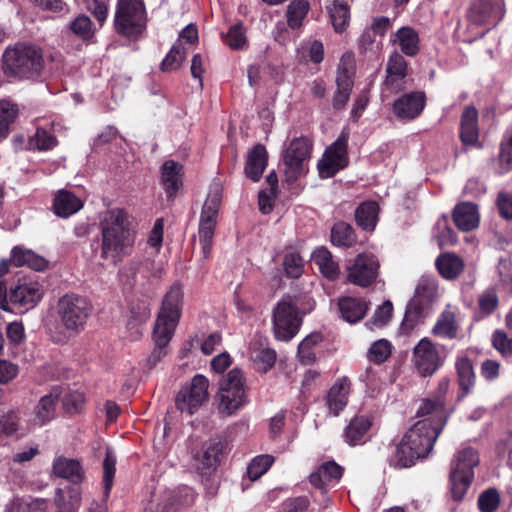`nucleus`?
<instances>
[{"instance_id": "31", "label": "nucleus", "mask_w": 512, "mask_h": 512, "mask_svg": "<svg viewBox=\"0 0 512 512\" xmlns=\"http://www.w3.org/2000/svg\"><path fill=\"white\" fill-rule=\"evenodd\" d=\"M53 472L56 476L69 480L72 483H79L83 479L81 464L74 459L58 457L53 463Z\"/></svg>"}, {"instance_id": "53", "label": "nucleus", "mask_w": 512, "mask_h": 512, "mask_svg": "<svg viewBox=\"0 0 512 512\" xmlns=\"http://www.w3.org/2000/svg\"><path fill=\"white\" fill-rule=\"evenodd\" d=\"M393 305L390 301H385L374 312L372 318L366 322L369 329L381 328L385 326L392 317Z\"/></svg>"}, {"instance_id": "25", "label": "nucleus", "mask_w": 512, "mask_h": 512, "mask_svg": "<svg viewBox=\"0 0 512 512\" xmlns=\"http://www.w3.org/2000/svg\"><path fill=\"white\" fill-rule=\"evenodd\" d=\"M391 41L393 43H397L401 52L409 57L417 55L420 50L419 34L414 28L410 26H403L398 29L394 34L391 35Z\"/></svg>"}, {"instance_id": "42", "label": "nucleus", "mask_w": 512, "mask_h": 512, "mask_svg": "<svg viewBox=\"0 0 512 512\" xmlns=\"http://www.w3.org/2000/svg\"><path fill=\"white\" fill-rule=\"evenodd\" d=\"M331 242L338 247H352L357 242L353 227L346 222L336 223L331 230Z\"/></svg>"}, {"instance_id": "10", "label": "nucleus", "mask_w": 512, "mask_h": 512, "mask_svg": "<svg viewBox=\"0 0 512 512\" xmlns=\"http://www.w3.org/2000/svg\"><path fill=\"white\" fill-rule=\"evenodd\" d=\"M273 332L279 341H290L300 329L301 318L291 297L282 298L273 309Z\"/></svg>"}, {"instance_id": "48", "label": "nucleus", "mask_w": 512, "mask_h": 512, "mask_svg": "<svg viewBox=\"0 0 512 512\" xmlns=\"http://www.w3.org/2000/svg\"><path fill=\"white\" fill-rule=\"evenodd\" d=\"M322 341L320 333H311L298 346V357L303 364L309 365L315 361L314 346Z\"/></svg>"}, {"instance_id": "12", "label": "nucleus", "mask_w": 512, "mask_h": 512, "mask_svg": "<svg viewBox=\"0 0 512 512\" xmlns=\"http://www.w3.org/2000/svg\"><path fill=\"white\" fill-rule=\"evenodd\" d=\"M412 362L421 377H428L442 366L443 357L436 344L424 337L413 348Z\"/></svg>"}, {"instance_id": "2", "label": "nucleus", "mask_w": 512, "mask_h": 512, "mask_svg": "<svg viewBox=\"0 0 512 512\" xmlns=\"http://www.w3.org/2000/svg\"><path fill=\"white\" fill-rule=\"evenodd\" d=\"M99 229L101 259L116 266L132 254L137 232L125 210H107L100 219Z\"/></svg>"}, {"instance_id": "34", "label": "nucleus", "mask_w": 512, "mask_h": 512, "mask_svg": "<svg viewBox=\"0 0 512 512\" xmlns=\"http://www.w3.org/2000/svg\"><path fill=\"white\" fill-rule=\"evenodd\" d=\"M379 205L375 201H366L355 210V220L359 227L373 231L378 222Z\"/></svg>"}, {"instance_id": "56", "label": "nucleus", "mask_w": 512, "mask_h": 512, "mask_svg": "<svg viewBox=\"0 0 512 512\" xmlns=\"http://www.w3.org/2000/svg\"><path fill=\"white\" fill-rule=\"evenodd\" d=\"M498 295L493 288L485 290L478 298L479 313L482 316L491 315L498 307Z\"/></svg>"}, {"instance_id": "27", "label": "nucleus", "mask_w": 512, "mask_h": 512, "mask_svg": "<svg viewBox=\"0 0 512 512\" xmlns=\"http://www.w3.org/2000/svg\"><path fill=\"white\" fill-rule=\"evenodd\" d=\"M372 423L368 416H356L343 431V438L350 446H356L364 443V438L370 429Z\"/></svg>"}, {"instance_id": "45", "label": "nucleus", "mask_w": 512, "mask_h": 512, "mask_svg": "<svg viewBox=\"0 0 512 512\" xmlns=\"http://www.w3.org/2000/svg\"><path fill=\"white\" fill-rule=\"evenodd\" d=\"M499 174L512 170V125L506 130L499 149Z\"/></svg>"}, {"instance_id": "43", "label": "nucleus", "mask_w": 512, "mask_h": 512, "mask_svg": "<svg viewBox=\"0 0 512 512\" xmlns=\"http://www.w3.org/2000/svg\"><path fill=\"white\" fill-rule=\"evenodd\" d=\"M387 77L386 84L392 85L396 80H403L407 75V62L404 57L394 52L387 63Z\"/></svg>"}, {"instance_id": "7", "label": "nucleus", "mask_w": 512, "mask_h": 512, "mask_svg": "<svg viewBox=\"0 0 512 512\" xmlns=\"http://www.w3.org/2000/svg\"><path fill=\"white\" fill-rule=\"evenodd\" d=\"M114 29L124 37L137 39L146 26V10L143 0H117Z\"/></svg>"}, {"instance_id": "57", "label": "nucleus", "mask_w": 512, "mask_h": 512, "mask_svg": "<svg viewBox=\"0 0 512 512\" xmlns=\"http://www.w3.org/2000/svg\"><path fill=\"white\" fill-rule=\"evenodd\" d=\"M18 107L8 101H0V132L7 135L8 128L16 119Z\"/></svg>"}, {"instance_id": "6", "label": "nucleus", "mask_w": 512, "mask_h": 512, "mask_svg": "<svg viewBox=\"0 0 512 512\" xmlns=\"http://www.w3.org/2000/svg\"><path fill=\"white\" fill-rule=\"evenodd\" d=\"M479 463L477 452L466 447L458 451L450 464L449 482L452 497L461 501L467 493L474 478V467Z\"/></svg>"}, {"instance_id": "21", "label": "nucleus", "mask_w": 512, "mask_h": 512, "mask_svg": "<svg viewBox=\"0 0 512 512\" xmlns=\"http://www.w3.org/2000/svg\"><path fill=\"white\" fill-rule=\"evenodd\" d=\"M268 153L264 145H255L247 154L245 174L254 182H258L267 166Z\"/></svg>"}, {"instance_id": "50", "label": "nucleus", "mask_w": 512, "mask_h": 512, "mask_svg": "<svg viewBox=\"0 0 512 512\" xmlns=\"http://www.w3.org/2000/svg\"><path fill=\"white\" fill-rule=\"evenodd\" d=\"M222 39L234 50L244 49L247 45L245 30L241 23L231 26L226 34L222 33Z\"/></svg>"}, {"instance_id": "63", "label": "nucleus", "mask_w": 512, "mask_h": 512, "mask_svg": "<svg viewBox=\"0 0 512 512\" xmlns=\"http://www.w3.org/2000/svg\"><path fill=\"white\" fill-rule=\"evenodd\" d=\"M337 89L333 95L332 105L336 110H342L350 99L354 84L336 83Z\"/></svg>"}, {"instance_id": "5", "label": "nucleus", "mask_w": 512, "mask_h": 512, "mask_svg": "<svg viewBox=\"0 0 512 512\" xmlns=\"http://www.w3.org/2000/svg\"><path fill=\"white\" fill-rule=\"evenodd\" d=\"M248 402L246 380L242 370H230L220 381L215 396L216 409L221 417H231Z\"/></svg>"}, {"instance_id": "37", "label": "nucleus", "mask_w": 512, "mask_h": 512, "mask_svg": "<svg viewBox=\"0 0 512 512\" xmlns=\"http://www.w3.org/2000/svg\"><path fill=\"white\" fill-rule=\"evenodd\" d=\"M432 334L443 339H454L457 337L458 325L455 313L452 310L445 309L440 314L432 328Z\"/></svg>"}, {"instance_id": "22", "label": "nucleus", "mask_w": 512, "mask_h": 512, "mask_svg": "<svg viewBox=\"0 0 512 512\" xmlns=\"http://www.w3.org/2000/svg\"><path fill=\"white\" fill-rule=\"evenodd\" d=\"M182 165L167 160L161 167V183L169 198L174 197L182 186Z\"/></svg>"}, {"instance_id": "54", "label": "nucleus", "mask_w": 512, "mask_h": 512, "mask_svg": "<svg viewBox=\"0 0 512 512\" xmlns=\"http://www.w3.org/2000/svg\"><path fill=\"white\" fill-rule=\"evenodd\" d=\"M391 352V343L385 339H380L371 345L368 351V359L376 364H381L389 358Z\"/></svg>"}, {"instance_id": "11", "label": "nucleus", "mask_w": 512, "mask_h": 512, "mask_svg": "<svg viewBox=\"0 0 512 512\" xmlns=\"http://www.w3.org/2000/svg\"><path fill=\"white\" fill-rule=\"evenodd\" d=\"M183 296L182 285L174 283L162 299L154 328L175 332L181 317Z\"/></svg>"}, {"instance_id": "29", "label": "nucleus", "mask_w": 512, "mask_h": 512, "mask_svg": "<svg viewBox=\"0 0 512 512\" xmlns=\"http://www.w3.org/2000/svg\"><path fill=\"white\" fill-rule=\"evenodd\" d=\"M326 10L335 32L345 31L350 22V8L347 2L345 0H329Z\"/></svg>"}, {"instance_id": "13", "label": "nucleus", "mask_w": 512, "mask_h": 512, "mask_svg": "<svg viewBox=\"0 0 512 512\" xmlns=\"http://www.w3.org/2000/svg\"><path fill=\"white\" fill-rule=\"evenodd\" d=\"M348 139L349 134L343 131L337 140L326 149L318 164L319 174L322 178L333 177L348 165Z\"/></svg>"}, {"instance_id": "40", "label": "nucleus", "mask_w": 512, "mask_h": 512, "mask_svg": "<svg viewBox=\"0 0 512 512\" xmlns=\"http://www.w3.org/2000/svg\"><path fill=\"white\" fill-rule=\"evenodd\" d=\"M173 335L174 332L154 328L153 339L155 347L147 359L150 367H154L167 354L166 349Z\"/></svg>"}, {"instance_id": "62", "label": "nucleus", "mask_w": 512, "mask_h": 512, "mask_svg": "<svg viewBox=\"0 0 512 512\" xmlns=\"http://www.w3.org/2000/svg\"><path fill=\"white\" fill-rule=\"evenodd\" d=\"M19 413L11 410L0 418V435L11 436L18 431Z\"/></svg>"}, {"instance_id": "35", "label": "nucleus", "mask_w": 512, "mask_h": 512, "mask_svg": "<svg viewBox=\"0 0 512 512\" xmlns=\"http://www.w3.org/2000/svg\"><path fill=\"white\" fill-rule=\"evenodd\" d=\"M312 260L327 279L338 278L340 273L338 263L333 260V256L327 248H317L312 254Z\"/></svg>"}, {"instance_id": "19", "label": "nucleus", "mask_w": 512, "mask_h": 512, "mask_svg": "<svg viewBox=\"0 0 512 512\" xmlns=\"http://www.w3.org/2000/svg\"><path fill=\"white\" fill-rule=\"evenodd\" d=\"M426 105V95L422 91L404 94L393 104V112L402 120H413L420 116Z\"/></svg>"}, {"instance_id": "55", "label": "nucleus", "mask_w": 512, "mask_h": 512, "mask_svg": "<svg viewBox=\"0 0 512 512\" xmlns=\"http://www.w3.org/2000/svg\"><path fill=\"white\" fill-rule=\"evenodd\" d=\"M477 503L481 512H495L500 504V494L497 489L489 488L479 495Z\"/></svg>"}, {"instance_id": "49", "label": "nucleus", "mask_w": 512, "mask_h": 512, "mask_svg": "<svg viewBox=\"0 0 512 512\" xmlns=\"http://www.w3.org/2000/svg\"><path fill=\"white\" fill-rule=\"evenodd\" d=\"M69 27L72 33L82 40H90L96 31L91 19L84 14L78 15L71 21Z\"/></svg>"}, {"instance_id": "44", "label": "nucleus", "mask_w": 512, "mask_h": 512, "mask_svg": "<svg viewBox=\"0 0 512 512\" xmlns=\"http://www.w3.org/2000/svg\"><path fill=\"white\" fill-rule=\"evenodd\" d=\"M58 512H74L80 503V494L75 489H58L55 496Z\"/></svg>"}, {"instance_id": "24", "label": "nucleus", "mask_w": 512, "mask_h": 512, "mask_svg": "<svg viewBox=\"0 0 512 512\" xmlns=\"http://www.w3.org/2000/svg\"><path fill=\"white\" fill-rule=\"evenodd\" d=\"M350 393V381L347 378L338 379L330 388L327 395V406L334 416L346 407Z\"/></svg>"}, {"instance_id": "46", "label": "nucleus", "mask_w": 512, "mask_h": 512, "mask_svg": "<svg viewBox=\"0 0 512 512\" xmlns=\"http://www.w3.org/2000/svg\"><path fill=\"white\" fill-rule=\"evenodd\" d=\"M186 49L180 41H176L161 63V70L171 72L177 70L186 58Z\"/></svg>"}, {"instance_id": "58", "label": "nucleus", "mask_w": 512, "mask_h": 512, "mask_svg": "<svg viewBox=\"0 0 512 512\" xmlns=\"http://www.w3.org/2000/svg\"><path fill=\"white\" fill-rule=\"evenodd\" d=\"M58 141L56 137L49 131L38 128L36 133L31 138V144L34 145L38 150H50L57 145Z\"/></svg>"}, {"instance_id": "47", "label": "nucleus", "mask_w": 512, "mask_h": 512, "mask_svg": "<svg viewBox=\"0 0 512 512\" xmlns=\"http://www.w3.org/2000/svg\"><path fill=\"white\" fill-rule=\"evenodd\" d=\"M356 63L354 55L350 52L344 53L340 59L337 69L336 83L354 84Z\"/></svg>"}, {"instance_id": "23", "label": "nucleus", "mask_w": 512, "mask_h": 512, "mask_svg": "<svg viewBox=\"0 0 512 512\" xmlns=\"http://www.w3.org/2000/svg\"><path fill=\"white\" fill-rule=\"evenodd\" d=\"M221 453L222 445L220 442L211 440L205 443L202 451L195 457L197 469L203 474L215 470L220 462Z\"/></svg>"}, {"instance_id": "33", "label": "nucleus", "mask_w": 512, "mask_h": 512, "mask_svg": "<svg viewBox=\"0 0 512 512\" xmlns=\"http://www.w3.org/2000/svg\"><path fill=\"white\" fill-rule=\"evenodd\" d=\"M11 261L14 266H27L35 271H42L47 267V261L32 250L14 247L11 251Z\"/></svg>"}, {"instance_id": "59", "label": "nucleus", "mask_w": 512, "mask_h": 512, "mask_svg": "<svg viewBox=\"0 0 512 512\" xmlns=\"http://www.w3.org/2000/svg\"><path fill=\"white\" fill-rule=\"evenodd\" d=\"M493 347L503 356H512V337L502 330H496L492 334Z\"/></svg>"}, {"instance_id": "16", "label": "nucleus", "mask_w": 512, "mask_h": 512, "mask_svg": "<svg viewBox=\"0 0 512 512\" xmlns=\"http://www.w3.org/2000/svg\"><path fill=\"white\" fill-rule=\"evenodd\" d=\"M379 263L375 256L359 254L347 267V281L356 286L366 288L373 284L378 276Z\"/></svg>"}, {"instance_id": "9", "label": "nucleus", "mask_w": 512, "mask_h": 512, "mask_svg": "<svg viewBox=\"0 0 512 512\" xmlns=\"http://www.w3.org/2000/svg\"><path fill=\"white\" fill-rule=\"evenodd\" d=\"M221 200V190L215 187L210 190L201 210L198 237L204 260H207L211 254Z\"/></svg>"}, {"instance_id": "36", "label": "nucleus", "mask_w": 512, "mask_h": 512, "mask_svg": "<svg viewBox=\"0 0 512 512\" xmlns=\"http://www.w3.org/2000/svg\"><path fill=\"white\" fill-rule=\"evenodd\" d=\"M58 404L57 394H47L40 398L38 404L34 408V422L39 426H43L51 421L56 415V407Z\"/></svg>"}, {"instance_id": "41", "label": "nucleus", "mask_w": 512, "mask_h": 512, "mask_svg": "<svg viewBox=\"0 0 512 512\" xmlns=\"http://www.w3.org/2000/svg\"><path fill=\"white\" fill-rule=\"evenodd\" d=\"M309 10L310 3L308 0H292L287 6V25L291 29H298L302 27Z\"/></svg>"}, {"instance_id": "51", "label": "nucleus", "mask_w": 512, "mask_h": 512, "mask_svg": "<svg viewBox=\"0 0 512 512\" xmlns=\"http://www.w3.org/2000/svg\"><path fill=\"white\" fill-rule=\"evenodd\" d=\"M274 462L271 455L256 456L247 467V475L251 481L258 480L265 474Z\"/></svg>"}, {"instance_id": "20", "label": "nucleus", "mask_w": 512, "mask_h": 512, "mask_svg": "<svg viewBox=\"0 0 512 512\" xmlns=\"http://www.w3.org/2000/svg\"><path fill=\"white\" fill-rule=\"evenodd\" d=\"M455 225L462 231H471L479 226L478 206L472 202H461L453 210Z\"/></svg>"}, {"instance_id": "32", "label": "nucleus", "mask_w": 512, "mask_h": 512, "mask_svg": "<svg viewBox=\"0 0 512 512\" xmlns=\"http://www.w3.org/2000/svg\"><path fill=\"white\" fill-rule=\"evenodd\" d=\"M54 212L60 217H69L78 212L82 207V201L67 190H60L54 198Z\"/></svg>"}, {"instance_id": "38", "label": "nucleus", "mask_w": 512, "mask_h": 512, "mask_svg": "<svg viewBox=\"0 0 512 512\" xmlns=\"http://www.w3.org/2000/svg\"><path fill=\"white\" fill-rule=\"evenodd\" d=\"M457 379L462 396L469 394L475 384V373L471 361L467 357H458L455 363Z\"/></svg>"}, {"instance_id": "1", "label": "nucleus", "mask_w": 512, "mask_h": 512, "mask_svg": "<svg viewBox=\"0 0 512 512\" xmlns=\"http://www.w3.org/2000/svg\"><path fill=\"white\" fill-rule=\"evenodd\" d=\"M449 380L439 381L434 394L422 400L416 417L419 420L404 434L396 446L391 465L396 468H409L417 460L426 458L447 423L446 394Z\"/></svg>"}, {"instance_id": "61", "label": "nucleus", "mask_w": 512, "mask_h": 512, "mask_svg": "<svg viewBox=\"0 0 512 512\" xmlns=\"http://www.w3.org/2000/svg\"><path fill=\"white\" fill-rule=\"evenodd\" d=\"M283 266L288 276L298 278L303 272V259L297 253H288L285 255Z\"/></svg>"}, {"instance_id": "8", "label": "nucleus", "mask_w": 512, "mask_h": 512, "mask_svg": "<svg viewBox=\"0 0 512 512\" xmlns=\"http://www.w3.org/2000/svg\"><path fill=\"white\" fill-rule=\"evenodd\" d=\"M92 311V303L86 297L74 293L65 294L57 304V315L60 322L74 334H79L84 330Z\"/></svg>"}, {"instance_id": "18", "label": "nucleus", "mask_w": 512, "mask_h": 512, "mask_svg": "<svg viewBox=\"0 0 512 512\" xmlns=\"http://www.w3.org/2000/svg\"><path fill=\"white\" fill-rule=\"evenodd\" d=\"M504 16V0H475L468 12V19L476 25H495Z\"/></svg>"}, {"instance_id": "14", "label": "nucleus", "mask_w": 512, "mask_h": 512, "mask_svg": "<svg viewBox=\"0 0 512 512\" xmlns=\"http://www.w3.org/2000/svg\"><path fill=\"white\" fill-rule=\"evenodd\" d=\"M209 380L201 374L195 375L190 385L183 387L177 395L176 406L189 415L195 413L208 400Z\"/></svg>"}, {"instance_id": "64", "label": "nucleus", "mask_w": 512, "mask_h": 512, "mask_svg": "<svg viewBox=\"0 0 512 512\" xmlns=\"http://www.w3.org/2000/svg\"><path fill=\"white\" fill-rule=\"evenodd\" d=\"M497 269L501 282L512 289V254L501 258Z\"/></svg>"}, {"instance_id": "15", "label": "nucleus", "mask_w": 512, "mask_h": 512, "mask_svg": "<svg viewBox=\"0 0 512 512\" xmlns=\"http://www.w3.org/2000/svg\"><path fill=\"white\" fill-rule=\"evenodd\" d=\"M43 294V287L38 281L24 277L10 287L9 301L15 308L26 312L40 302Z\"/></svg>"}, {"instance_id": "28", "label": "nucleus", "mask_w": 512, "mask_h": 512, "mask_svg": "<svg viewBox=\"0 0 512 512\" xmlns=\"http://www.w3.org/2000/svg\"><path fill=\"white\" fill-rule=\"evenodd\" d=\"M478 112L474 106H467L461 116L460 138L465 145H473L478 140Z\"/></svg>"}, {"instance_id": "39", "label": "nucleus", "mask_w": 512, "mask_h": 512, "mask_svg": "<svg viewBox=\"0 0 512 512\" xmlns=\"http://www.w3.org/2000/svg\"><path fill=\"white\" fill-rule=\"evenodd\" d=\"M195 492L188 486L178 487L173 491L168 502L162 505L169 512H177L182 508L191 506L195 501Z\"/></svg>"}, {"instance_id": "4", "label": "nucleus", "mask_w": 512, "mask_h": 512, "mask_svg": "<svg viewBox=\"0 0 512 512\" xmlns=\"http://www.w3.org/2000/svg\"><path fill=\"white\" fill-rule=\"evenodd\" d=\"M438 285L433 277H422L416 286L414 296L409 301L399 331L408 336L424 322L430 314L432 305L437 298Z\"/></svg>"}, {"instance_id": "30", "label": "nucleus", "mask_w": 512, "mask_h": 512, "mask_svg": "<svg viewBox=\"0 0 512 512\" xmlns=\"http://www.w3.org/2000/svg\"><path fill=\"white\" fill-rule=\"evenodd\" d=\"M338 306L343 319L349 323L360 321L368 311V303L354 297L341 298Z\"/></svg>"}, {"instance_id": "17", "label": "nucleus", "mask_w": 512, "mask_h": 512, "mask_svg": "<svg viewBox=\"0 0 512 512\" xmlns=\"http://www.w3.org/2000/svg\"><path fill=\"white\" fill-rule=\"evenodd\" d=\"M311 144L305 137L295 138L286 149L283 162L289 180L294 181L304 171V162L309 158Z\"/></svg>"}, {"instance_id": "26", "label": "nucleus", "mask_w": 512, "mask_h": 512, "mask_svg": "<svg viewBox=\"0 0 512 512\" xmlns=\"http://www.w3.org/2000/svg\"><path fill=\"white\" fill-rule=\"evenodd\" d=\"M439 274L447 280L458 278L465 269L464 260L454 253H442L435 261Z\"/></svg>"}, {"instance_id": "60", "label": "nucleus", "mask_w": 512, "mask_h": 512, "mask_svg": "<svg viewBox=\"0 0 512 512\" xmlns=\"http://www.w3.org/2000/svg\"><path fill=\"white\" fill-rule=\"evenodd\" d=\"M251 358L266 372L275 364L276 352L271 348L255 349L251 352Z\"/></svg>"}, {"instance_id": "3", "label": "nucleus", "mask_w": 512, "mask_h": 512, "mask_svg": "<svg viewBox=\"0 0 512 512\" xmlns=\"http://www.w3.org/2000/svg\"><path fill=\"white\" fill-rule=\"evenodd\" d=\"M2 67L6 75L19 79H34L44 68L42 49L32 43L20 42L5 49Z\"/></svg>"}, {"instance_id": "52", "label": "nucleus", "mask_w": 512, "mask_h": 512, "mask_svg": "<svg viewBox=\"0 0 512 512\" xmlns=\"http://www.w3.org/2000/svg\"><path fill=\"white\" fill-rule=\"evenodd\" d=\"M116 472V456L110 450H106L105 458L103 461V484L104 495L108 497L113 486V479Z\"/></svg>"}]
</instances>
